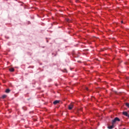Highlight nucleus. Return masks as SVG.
Wrapping results in <instances>:
<instances>
[{
    "label": "nucleus",
    "mask_w": 129,
    "mask_h": 129,
    "mask_svg": "<svg viewBox=\"0 0 129 129\" xmlns=\"http://www.w3.org/2000/svg\"><path fill=\"white\" fill-rule=\"evenodd\" d=\"M116 121H120V119H119L118 117H115L113 120H112V124H114Z\"/></svg>",
    "instance_id": "f257e3e1"
},
{
    "label": "nucleus",
    "mask_w": 129,
    "mask_h": 129,
    "mask_svg": "<svg viewBox=\"0 0 129 129\" xmlns=\"http://www.w3.org/2000/svg\"><path fill=\"white\" fill-rule=\"evenodd\" d=\"M68 108L70 109V110H71V109L73 108V103L70 104L68 106Z\"/></svg>",
    "instance_id": "f03ea898"
},
{
    "label": "nucleus",
    "mask_w": 129,
    "mask_h": 129,
    "mask_svg": "<svg viewBox=\"0 0 129 129\" xmlns=\"http://www.w3.org/2000/svg\"><path fill=\"white\" fill-rule=\"evenodd\" d=\"M60 102L59 100H55L53 102V104L56 105Z\"/></svg>",
    "instance_id": "7ed1b4c3"
},
{
    "label": "nucleus",
    "mask_w": 129,
    "mask_h": 129,
    "mask_svg": "<svg viewBox=\"0 0 129 129\" xmlns=\"http://www.w3.org/2000/svg\"><path fill=\"white\" fill-rule=\"evenodd\" d=\"M122 114L123 115H125V116H127V115H128V114L125 111L123 112Z\"/></svg>",
    "instance_id": "20e7f679"
},
{
    "label": "nucleus",
    "mask_w": 129,
    "mask_h": 129,
    "mask_svg": "<svg viewBox=\"0 0 129 129\" xmlns=\"http://www.w3.org/2000/svg\"><path fill=\"white\" fill-rule=\"evenodd\" d=\"M9 71H10V72H14V71H15V69L14 68H10L9 69Z\"/></svg>",
    "instance_id": "39448f33"
},
{
    "label": "nucleus",
    "mask_w": 129,
    "mask_h": 129,
    "mask_svg": "<svg viewBox=\"0 0 129 129\" xmlns=\"http://www.w3.org/2000/svg\"><path fill=\"white\" fill-rule=\"evenodd\" d=\"M114 126V124H112V125H111V126H108V128H109V129H112V128Z\"/></svg>",
    "instance_id": "423d86ee"
},
{
    "label": "nucleus",
    "mask_w": 129,
    "mask_h": 129,
    "mask_svg": "<svg viewBox=\"0 0 129 129\" xmlns=\"http://www.w3.org/2000/svg\"><path fill=\"white\" fill-rule=\"evenodd\" d=\"M10 92H11V90H10V89H7L6 90V93H10Z\"/></svg>",
    "instance_id": "0eeeda50"
},
{
    "label": "nucleus",
    "mask_w": 129,
    "mask_h": 129,
    "mask_svg": "<svg viewBox=\"0 0 129 129\" xmlns=\"http://www.w3.org/2000/svg\"><path fill=\"white\" fill-rule=\"evenodd\" d=\"M6 97H7V95H4L2 96V98H3V99L6 98Z\"/></svg>",
    "instance_id": "6e6552de"
},
{
    "label": "nucleus",
    "mask_w": 129,
    "mask_h": 129,
    "mask_svg": "<svg viewBox=\"0 0 129 129\" xmlns=\"http://www.w3.org/2000/svg\"><path fill=\"white\" fill-rule=\"evenodd\" d=\"M125 105H126V106H127V107H129V103H126Z\"/></svg>",
    "instance_id": "1a4fd4ad"
},
{
    "label": "nucleus",
    "mask_w": 129,
    "mask_h": 129,
    "mask_svg": "<svg viewBox=\"0 0 129 129\" xmlns=\"http://www.w3.org/2000/svg\"><path fill=\"white\" fill-rule=\"evenodd\" d=\"M85 89H86V90H87V91H88V88L85 87Z\"/></svg>",
    "instance_id": "9d476101"
},
{
    "label": "nucleus",
    "mask_w": 129,
    "mask_h": 129,
    "mask_svg": "<svg viewBox=\"0 0 129 129\" xmlns=\"http://www.w3.org/2000/svg\"><path fill=\"white\" fill-rule=\"evenodd\" d=\"M76 2L77 3H78V2H79V0H76Z\"/></svg>",
    "instance_id": "9b49d317"
},
{
    "label": "nucleus",
    "mask_w": 129,
    "mask_h": 129,
    "mask_svg": "<svg viewBox=\"0 0 129 129\" xmlns=\"http://www.w3.org/2000/svg\"><path fill=\"white\" fill-rule=\"evenodd\" d=\"M67 22H70V20L67 19Z\"/></svg>",
    "instance_id": "f8f14e48"
},
{
    "label": "nucleus",
    "mask_w": 129,
    "mask_h": 129,
    "mask_svg": "<svg viewBox=\"0 0 129 129\" xmlns=\"http://www.w3.org/2000/svg\"><path fill=\"white\" fill-rule=\"evenodd\" d=\"M121 24H122V23H123V21H121Z\"/></svg>",
    "instance_id": "ddd939ff"
},
{
    "label": "nucleus",
    "mask_w": 129,
    "mask_h": 129,
    "mask_svg": "<svg viewBox=\"0 0 129 129\" xmlns=\"http://www.w3.org/2000/svg\"><path fill=\"white\" fill-rule=\"evenodd\" d=\"M123 129H125V128H123Z\"/></svg>",
    "instance_id": "4468645a"
}]
</instances>
